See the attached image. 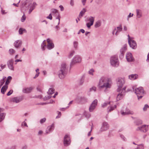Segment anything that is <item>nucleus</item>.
<instances>
[{"instance_id":"nucleus-1","label":"nucleus","mask_w":149,"mask_h":149,"mask_svg":"<svg viewBox=\"0 0 149 149\" xmlns=\"http://www.w3.org/2000/svg\"><path fill=\"white\" fill-rule=\"evenodd\" d=\"M98 86L100 89L105 88V90L111 87V85L109 84V80L104 77H101L100 79Z\"/></svg>"},{"instance_id":"nucleus-2","label":"nucleus","mask_w":149,"mask_h":149,"mask_svg":"<svg viewBox=\"0 0 149 149\" xmlns=\"http://www.w3.org/2000/svg\"><path fill=\"white\" fill-rule=\"evenodd\" d=\"M68 71L66 64L65 63L62 64L60 69L58 72L59 78L61 79L64 78L66 75Z\"/></svg>"},{"instance_id":"nucleus-3","label":"nucleus","mask_w":149,"mask_h":149,"mask_svg":"<svg viewBox=\"0 0 149 149\" xmlns=\"http://www.w3.org/2000/svg\"><path fill=\"white\" fill-rule=\"evenodd\" d=\"M132 88L133 91L135 92V93L137 95L138 99L139 100L141 99L143 96V95L144 93L143 87H139L134 88L133 87Z\"/></svg>"},{"instance_id":"nucleus-4","label":"nucleus","mask_w":149,"mask_h":149,"mask_svg":"<svg viewBox=\"0 0 149 149\" xmlns=\"http://www.w3.org/2000/svg\"><path fill=\"white\" fill-rule=\"evenodd\" d=\"M110 61L111 65L113 66L117 67L119 66V62L117 56H114L111 57Z\"/></svg>"},{"instance_id":"nucleus-5","label":"nucleus","mask_w":149,"mask_h":149,"mask_svg":"<svg viewBox=\"0 0 149 149\" xmlns=\"http://www.w3.org/2000/svg\"><path fill=\"white\" fill-rule=\"evenodd\" d=\"M125 82V81L124 79L120 78L118 79L117 81V85L118 87L117 89V92H120V91Z\"/></svg>"},{"instance_id":"nucleus-6","label":"nucleus","mask_w":149,"mask_h":149,"mask_svg":"<svg viewBox=\"0 0 149 149\" xmlns=\"http://www.w3.org/2000/svg\"><path fill=\"white\" fill-rule=\"evenodd\" d=\"M81 58L79 55H76L72 59L70 64V67H72L76 63L81 62Z\"/></svg>"},{"instance_id":"nucleus-7","label":"nucleus","mask_w":149,"mask_h":149,"mask_svg":"<svg viewBox=\"0 0 149 149\" xmlns=\"http://www.w3.org/2000/svg\"><path fill=\"white\" fill-rule=\"evenodd\" d=\"M109 125L108 123L106 122H104L100 128V131L102 132L107 130L109 128Z\"/></svg>"},{"instance_id":"nucleus-8","label":"nucleus","mask_w":149,"mask_h":149,"mask_svg":"<svg viewBox=\"0 0 149 149\" xmlns=\"http://www.w3.org/2000/svg\"><path fill=\"white\" fill-rule=\"evenodd\" d=\"M97 104V99L93 101L91 104L89 109L90 112H92L96 108Z\"/></svg>"},{"instance_id":"nucleus-9","label":"nucleus","mask_w":149,"mask_h":149,"mask_svg":"<svg viewBox=\"0 0 149 149\" xmlns=\"http://www.w3.org/2000/svg\"><path fill=\"white\" fill-rule=\"evenodd\" d=\"M148 130V126L146 125H143L142 126L138 127L136 129V130H139L141 132H145Z\"/></svg>"},{"instance_id":"nucleus-10","label":"nucleus","mask_w":149,"mask_h":149,"mask_svg":"<svg viewBox=\"0 0 149 149\" xmlns=\"http://www.w3.org/2000/svg\"><path fill=\"white\" fill-rule=\"evenodd\" d=\"M70 143V139L69 136L66 135L64 138V144L65 146H68Z\"/></svg>"},{"instance_id":"nucleus-11","label":"nucleus","mask_w":149,"mask_h":149,"mask_svg":"<svg viewBox=\"0 0 149 149\" xmlns=\"http://www.w3.org/2000/svg\"><path fill=\"white\" fill-rule=\"evenodd\" d=\"M47 41L48 43L47 45V48L49 50L53 49L54 47V45L52 40L48 38L47 39Z\"/></svg>"},{"instance_id":"nucleus-12","label":"nucleus","mask_w":149,"mask_h":149,"mask_svg":"<svg viewBox=\"0 0 149 149\" xmlns=\"http://www.w3.org/2000/svg\"><path fill=\"white\" fill-rule=\"evenodd\" d=\"M127 45L125 44L124 45L123 47L121 48L120 50V54L119 55V57L120 59L122 58L125 52L127 50Z\"/></svg>"},{"instance_id":"nucleus-13","label":"nucleus","mask_w":149,"mask_h":149,"mask_svg":"<svg viewBox=\"0 0 149 149\" xmlns=\"http://www.w3.org/2000/svg\"><path fill=\"white\" fill-rule=\"evenodd\" d=\"M23 99L22 96L19 97H15L11 99V101L14 102L18 103L22 101Z\"/></svg>"},{"instance_id":"nucleus-14","label":"nucleus","mask_w":149,"mask_h":149,"mask_svg":"<svg viewBox=\"0 0 149 149\" xmlns=\"http://www.w3.org/2000/svg\"><path fill=\"white\" fill-rule=\"evenodd\" d=\"M129 44L132 48L135 49L136 47V44L135 41L133 40H129Z\"/></svg>"},{"instance_id":"nucleus-15","label":"nucleus","mask_w":149,"mask_h":149,"mask_svg":"<svg viewBox=\"0 0 149 149\" xmlns=\"http://www.w3.org/2000/svg\"><path fill=\"white\" fill-rule=\"evenodd\" d=\"M13 61L12 59L9 60L7 63V65L8 68L11 70H14V68L13 66Z\"/></svg>"},{"instance_id":"nucleus-16","label":"nucleus","mask_w":149,"mask_h":149,"mask_svg":"<svg viewBox=\"0 0 149 149\" xmlns=\"http://www.w3.org/2000/svg\"><path fill=\"white\" fill-rule=\"evenodd\" d=\"M121 113L122 115H125L128 114L132 115L134 114V112L130 110L127 108H126L125 111L124 112L123 110L121 111Z\"/></svg>"},{"instance_id":"nucleus-17","label":"nucleus","mask_w":149,"mask_h":149,"mask_svg":"<svg viewBox=\"0 0 149 149\" xmlns=\"http://www.w3.org/2000/svg\"><path fill=\"white\" fill-rule=\"evenodd\" d=\"M126 58L127 61L128 62H132L134 60V59L133 57L132 54L130 53H128L127 54Z\"/></svg>"},{"instance_id":"nucleus-18","label":"nucleus","mask_w":149,"mask_h":149,"mask_svg":"<svg viewBox=\"0 0 149 149\" xmlns=\"http://www.w3.org/2000/svg\"><path fill=\"white\" fill-rule=\"evenodd\" d=\"M22 43V41L21 40H17L15 42L14 46L15 48L18 49L21 46Z\"/></svg>"},{"instance_id":"nucleus-19","label":"nucleus","mask_w":149,"mask_h":149,"mask_svg":"<svg viewBox=\"0 0 149 149\" xmlns=\"http://www.w3.org/2000/svg\"><path fill=\"white\" fill-rule=\"evenodd\" d=\"M54 123H53L51 125L48 126L46 129V133L49 134L50 132H52L54 130Z\"/></svg>"},{"instance_id":"nucleus-20","label":"nucleus","mask_w":149,"mask_h":149,"mask_svg":"<svg viewBox=\"0 0 149 149\" xmlns=\"http://www.w3.org/2000/svg\"><path fill=\"white\" fill-rule=\"evenodd\" d=\"M126 88V87H125L123 88L121 92L118 95L116 98L117 101H118L120 99V98L119 97L120 96L121 97V96H122L123 95H124L125 94V93Z\"/></svg>"},{"instance_id":"nucleus-21","label":"nucleus","mask_w":149,"mask_h":149,"mask_svg":"<svg viewBox=\"0 0 149 149\" xmlns=\"http://www.w3.org/2000/svg\"><path fill=\"white\" fill-rule=\"evenodd\" d=\"M37 5L36 2H33L30 7V9L29 11V14H30L32 11L35 9L36 6Z\"/></svg>"},{"instance_id":"nucleus-22","label":"nucleus","mask_w":149,"mask_h":149,"mask_svg":"<svg viewBox=\"0 0 149 149\" xmlns=\"http://www.w3.org/2000/svg\"><path fill=\"white\" fill-rule=\"evenodd\" d=\"M33 89L32 87L29 88H24L22 90V92L24 93H30L31 92Z\"/></svg>"},{"instance_id":"nucleus-23","label":"nucleus","mask_w":149,"mask_h":149,"mask_svg":"<svg viewBox=\"0 0 149 149\" xmlns=\"http://www.w3.org/2000/svg\"><path fill=\"white\" fill-rule=\"evenodd\" d=\"M116 30H117L118 31L120 32H121L122 30V26L121 24L119 25V26L117 27L116 28H115L112 31V34L113 35L114 34V33L115 31Z\"/></svg>"},{"instance_id":"nucleus-24","label":"nucleus","mask_w":149,"mask_h":149,"mask_svg":"<svg viewBox=\"0 0 149 149\" xmlns=\"http://www.w3.org/2000/svg\"><path fill=\"white\" fill-rule=\"evenodd\" d=\"M3 111V109L0 108V122L3 120L5 116V114L3 113H1V112Z\"/></svg>"},{"instance_id":"nucleus-25","label":"nucleus","mask_w":149,"mask_h":149,"mask_svg":"<svg viewBox=\"0 0 149 149\" xmlns=\"http://www.w3.org/2000/svg\"><path fill=\"white\" fill-rule=\"evenodd\" d=\"M119 104H117V105H114V106H110L107 109V111L109 112H110L111 111L113 110L115 108H116L117 106V105L119 106Z\"/></svg>"},{"instance_id":"nucleus-26","label":"nucleus","mask_w":149,"mask_h":149,"mask_svg":"<svg viewBox=\"0 0 149 149\" xmlns=\"http://www.w3.org/2000/svg\"><path fill=\"white\" fill-rule=\"evenodd\" d=\"M138 77V75L136 74H132L129 76V78L132 80H134L136 79Z\"/></svg>"},{"instance_id":"nucleus-27","label":"nucleus","mask_w":149,"mask_h":149,"mask_svg":"<svg viewBox=\"0 0 149 149\" xmlns=\"http://www.w3.org/2000/svg\"><path fill=\"white\" fill-rule=\"evenodd\" d=\"M136 16L138 18H140L142 16L141 10L140 9L136 10Z\"/></svg>"},{"instance_id":"nucleus-28","label":"nucleus","mask_w":149,"mask_h":149,"mask_svg":"<svg viewBox=\"0 0 149 149\" xmlns=\"http://www.w3.org/2000/svg\"><path fill=\"white\" fill-rule=\"evenodd\" d=\"M8 86L6 85L3 86L1 90V93L4 94L5 92L6 91V90L7 89Z\"/></svg>"},{"instance_id":"nucleus-29","label":"nucleus","mask_w":149,"mask_h":149,"mask_svg":"<svg viewBox=\"0 0 149 149\" xmlns=\"http://www.w3.org/2000/svg\"><path fill=\"white\" fill-rule=\"evenodd\" d=\"M86 11V9L85 8H84L83 10L80 12L79 16V18H81L84 14Z\"/></svg>"},{"instance_id":"nucleus-30","label":"nucleus","mask_w":149,"mask_h":149,"mask_svg":"<svg viewBox=\"0 0 149 149\" xmlns=\"http://www.w3.org/2000/svg\"><path fill=\"white\" fill-rule=\"evenodd\" d=\"M101 24V21L100 20H98L96 22L95 25V28H97L100 27Z\"/></svg>"},{"instance_id":"nucleus-31","label":"nucleus","mask_w":149,"mask_h":149,"mask_svg":"<svg viewBox=\"0 0 149 149\" xmlns=\"http://www.w3.org/2000/svg\"><path fill=\"white\" fill-rule=\"evenodd\" d=\"M54 89L53 88H50L49 89L47 93L48 94L52 95L54 92Z\"/></svg>"},{"instance_id":"nucleus-32","label":"nucleus","mask_w":149,"mask_h":149,"mask_svg":"<svg viewBox=\"0 0 149 149\" xmlns=\"http://www.w3.org/2000/svg\"><path fill=\"white\" fill-rule=\"evenodd\" d=\"M89 21H90L91 23L92 24H93V23L94 21V17L91 16L89 17V18L88 20Z\"/></svg>"},{"instance_id":"nucleus-33","label":"nucleus","mask_w":149,"mask_h":149,"mask_svg":"<svg viewBox=\"0 0 149 149\" xmlns=\"http://www.w3.org/2000/svg\"><path fill=\"white\" fill-rule=\"evenodd\" d=\"M51 13L53 15L54 14H56V13H58V11L55 9H52L51 10Z\"/></svg>"},{"instance_id":"nucleus-34","label":"nucleus","mask_w":149,"mask_h":149,"mask_svg":"<svg viewBox=\"0 0 149 149\" xmlns=\"http://www.w3.org/2000/svg\"><path fill=\"white\" fill-rule=\"evenodd\" d=\"M96 87L95 86H93L89 89V91L91 92L94 91L95 92L96 90Z\"/></svg>"},{"instance_id":"nucleus-35","label":"nucleus","mask_w":149,"mask_h":149,"mask_svg":"<svg viewBox=\"0 0 149 149\" xmlns=\"http://www.w3.org/2000/svg\"><path fill=\"white\" fill-rule=\"evenodd\" d=\"M26 31L25 29L22 28H20L19 30V33L20 34H22L24 31Z\"/></svg>"},{"instance_id":"nucleus-36","label":"nucleus","mask_w":149,"mask_h":149,"mask_svg":"<svg viewBox=\"0 0 149 149\" xmlns=\"http://www.w3.org/2000/svg\"><path fill=\"white\" fill-rule=\"evenodd\" d=\"M45 40H44L42 43L41 44V47L42 49V50H45V49L44 48V47L46 46V44L45 43Z\"/></svg>"},{"instance_id":"nucleus-37","label":"nucleus","mask_w":149,"mask_h":149,"mask_svg":"<svg viewBox=\"0 0 149 149\" xmlns=\"http://www.w3.org/2000/svg\"><path fill=\"white\" fill-rule=\"evenodd\" d=\"M110 104V102H105L102 104V107H104L107 106L108 104Z\"/></svg>"},{"instance_id":"nucleus-38","label":"nucleus","mask_w":149,"mask_h":149,"mask_svg":"<svg viewBox=\"0 0 149 149\" xmlns=\"http://www.w3.org/2000/svg\"><path fill=\"white\" fill-rule=\"evenodd\" d=\"M9 52L10 54H13L15 53V50H14L13 49H10L9 50Z\"/></svg>"},{"instance_id":"nucleus-39","label":"nucleus","mask_w":149,"mask_h":149,"mask_svg":"<svg viewBox=\"0 0 149 149\" xmlns=\"http://www.w3.org/2000/svg\"><path fill=\"white\" fill-rule=\"evenodd\" d=\"M4 78H3L2 79L0 80V88L3 85L4 82Z\"/></svg>"},{"instance_id":"nucleus-40","label":"nucleus","mask_w":149,"mask_h":149,"mask_svg":"<svg viewBox=\"0 0 149 149\" xmlns=\"http://www.w3.org/2000/svg\"><path fill=\"white\" fill-rule=\"evenodd\" d=\"M52 97V96L50 95H47L45 96L44 98V100H46L48 99H49Z\"/></svg>"},{"instance_id":"nucleus-41","label":"nucleus","mask_w":149,"mask_h":149,"mask_svg":"<svg viewBox=\"0 0 149 149\" xmlns=\"http://www.w3.org/2000/svg\"><path fill=\"white\" fill-rule=\"evenodd\" d=\"M26 19V17L25 16L24 14V15H23L21 18V21L22 22H23Z\"/></svg>"},{"instance_id":"nucleus-42","label":"nucleus","mask_w":149,"mask_h":149,"mask_svg":"<svg viewBox=\"0 0 149 149\" xmlns=\"http://www.w3.org/2000/svg\"><path fill=\"white\" fill-rule=\"evenodd\" d=\"M74 51H72L70 53L69 55V58H71L74 54Z\"/></svg>"},{"instance_id":"nucleus-43","label":"nucleus","mask_w":149,"mask_h":149,"mask_svg":"<svg viewBox=\"0 0 149 149\" xmlns=\"http://www.w3.org/2000/svg\"><path fill=\"white\" fill-rule=\"evenodd\" d=\"M149 107L148 105L147 104H145L143 108V110L144 111H145L147 109H148V108Z\"/></svg>"},{"instance_id":"nucleus-44","label":"nucleus","mask_w":149,"mask_h":149,"mask_svg":"<svg viewBox=\"0 0 149 149\" xmlns=\"http://www.w3.org/2000/svg\"><path fill=\"white\" fill-rule=\"evenodd\" d=\"M135 149H143V146L142 144L139 145V146L137 147Z\"/></svg>"},{"instance_id":"nucleus-45","label":"nucleus","mask_w":149,"mask_h":149,"mask_svg":"<svg viewBox=\"0 0 149 149\" xmlns=\"http://www.w3.org/2000/svg\"><path fill=\"white\" fill-rule=\"evenodd\" d=\"M94 72V70L93 69H91L88 72L89 74L93 75V72Z\"/></svg>"},{"instance_id":"nucleus-46","label":"nucleus","mask_w":149,"mask_h":149,"mask_svg":"<svg viewBox=\"0 0 149 149\" xmlns=\"http://www.w3.org/2000/svg\"><path fill=\"white\" fill-rule=\"evenodd\" d=\"M46 120V118H44L41 119L40 121V122L42 124L44 123Z\"/></svg>"},{"instance_id":"nucleus-47","label":"nucleus","mask_w":149,"mask_h":149,"mask_svg":"<svg viewBox=\"0 0 149 149\" xmlns=\"http://www.w3.org/2000/svg\"><path fill=\"white\" fill-rule=\"evenodd\" d=\"M13 92L12 90H10L7 93V96H9Z\"/></svg>"},{"instance_id":"nucleus-48","label":"nucleus","mask_w":149,"mask_h":149,"mask_svg":"<svg viewBox=\"0 0 149 149\" xmlns=\"http://www.w3.org/2000/svg\"><path fill=\"white\" fill-rule=\"evenodd\" d=\"M93 24H92L90 23H87L86 24V26L88 28H89L92 25H93Z\"/></svg>"},{"instance_id":"nucleus-49","label":"nucleus","mask_w":149,"mask_h":149,"mask_svg":"<svg viewBox=\"0 0 149 149\" xmlns=\"http://www.w3.org/2000/svg\"><path fill=\"white\" fill-rule=\"evenodd\" d=\"M74 46L75 48H76L78 45V42H77L75 41L74 42Z\"/></svg>"},{"instance_id":"nucleus-50","label":"nucleus","mask_w":149,"mask_h":149,"mask_svg":"<svg viewBox=\"0 0 149 149\" xmlns=\"http://www.w3.org/2000/svg\"><path fill=\"white\" fill-rule=\"evenodd\" d=\"M84 82V79H81L80 80L79 84L80 85H81Z\"/></svg>"},{"instance_id":"nucleus-51","label":"nucleus","mask_w":149,"mask_h":149,"mask_svg":"<svg viewBox=\"0 0 149 149\" xmlns=\"http://www.w3.org/2000/svg\"><path fill=\"white\" fill-rule=\"evenodd\" d=\"M47 18L49 19L50 20H52V14H50L47 17Z\"/></svg>"},{"instance_id":"nucleus-52","label":"nucleus","mask_w":149,"mask_h":149,"mask_svg":"<svg viewBox=\"0 0 149 149\" xmlns=\"http://www.w3.org/2000/svg\"><path fill=\"white\" fill-rule=\"evenodd\" d=\"M133 14H132V15H131V13H130L129 14V15L127 16V20L128 21L129 20V18L132 17L133 16Z\"/></svg>"},{"instance_id":"nucleus-53","label":"nucleus","mask_w":149,"mask_h":149,"mask_svg":"<svg viewBox=\"0 0 149 149\" xmlns=\"http://www.w3.org/2000/svg\"><path fill=\"white\" fill-rule=\"evenodd\" d=\"M22 126H26V127H28V126L27 125V124L25 122V121H24L23 122L22 124Z\"/></svg>"},{"instance_id":"nucleus-54","label":"nucleus","mask_w":149,"mask_h":149,"mask_svg":"<svg viewBox=\"0 0 149 149\" xmlns=\"http://www.w3.org/2000/svg\"><path fill=\"white\" fill-rule=\"evenodd\" d=\"M120 136L122 139L124 141H125L126 140V138L125 136L123 135H120Z\"/></svg>"},{"instance_id":"nucleus-55","label":"nucleus","mask_w":149,"mask_h":149,"mask_svg":"<svg viewBox=\"0 0 149 149\" xmlns=\"http://www.w3.org/2000/svg\"><path fill=\"white\" fill-rule=\"evenodd\" d=\"M10 82V80H8V79H7L5 82V85L7 86V85Z\"/></svg>"},{"instance_id":"nucleus-56","label":"nucleus","mask_w":149,"mask_h":149,"mask_svg":"<svg viewBox=\"0 0 149 149\" xmlns=\"http://www.w3.org/2000/svg\"><path fill=\"white\" fill-rule=\"evenodd\" d=\"M6 65H3V64L1 65V67L2 69H3L4 68L6 67Z\"/></svg>"},{"instance_id":"nucleus-57","label":"nucleus","mask_w":149,"mask_h":149,"mask_svg":"<svg viewBox=\"0 0 149 149\" xmlns=\"http://www.w3.org/2000/svg\"><path fill=\"white\" fill-rule=\"evenodd\" d=\"M56 19H58V25L60 24V16L59 15H58V17H56Z\"/></svg>"},{"instance_id":"nucleus-58","label":"nucleus","mask_w":149,"mask_h":149,"mask_svg":"<svg viewBox=\"0 0 149 149\" xmlns=\"http://www.w3.org/2000/svg\"><path fill=\"white\" fill-rule=\"evenodd\" d=\"M59 8H60L61 10V11H63L64 10V8L63 6L62 5H60L59 6Z\"/></svg>"},{"instance_id":"nucleus-59","label":"nucleus","mask_w":149,"mask_h":149,"mask_svg":"<svg viewBox=\"0 0 149 149\" xmlns=\"http://www.w3.org/2000/svg\"><path fill=\"white\" fill-rule=\"evenodd\" d=\"M70 4L72 6H73L74 5L73 0H71L70 2Z\"/></svg>"},{"instance_id":"nucleus-60","label":"nucleus","mask_w":149,"mask_h":149,"mask_svg":"<svg viewBox=\"0 0 149 149\" xmlns=\"http://www.w3.org/2000/svg\"><path fill=\"white\" fill-rule=\"evenodd\" d=\"M40 74V72H38L37 73L36 75H35V77H33L34 79L36 78V77H37L39 75V74Z\"/></svg>"},{"instance_id":"nucleus-61","label":"nucleus","mask_w":149,"mask_h":149,"mask_svg":"<svg viewBox=\"0 0 149 149\" xmlns=\"http://www.w3.org/2000/svg\"><path fill=\"white\" fill-rule=\"evenodd\" d=\"M119 32V31H118L117 30H116V32L115 33H114L115 35L116 36H118V35Z\"/></svg>"},{"instance_id":"nucleus-62","label":"nucleus","mask_w":149,"mask_h":149,"mask_svg":"<svg viewBox=\"0 0 149 149\" xmlns=\"http://www.w3.org/2000/svg\"><path fill=\"white\" fill-rule=\"evenodd\" d=\"M20 2V0H19V1L18 2V3L17 4L14 3L13 4V5H14V6H15L18 7V4H19V3Z\"/></svg>"},{"instance_id":"nucleus-63","label":"nucleus","mask_w":149,"mask_h":149,"mask_svg":"<svg viewBox=\"0 0 149 149\" xmlns=\"http://www.w3.org/2000/svg\"><path fill=\"white\" fill-rule=\"evenodd\" d=\"M42 133H43V132H42V131L41 130H40L39 131V132H38V135H40V134H42Z\"/></svg>"},{"instance_id":"nucleus-64","label":"nucleus","mask_w":149,"mask_h":149,"mask_svg":"<svg viewBox=\"0 0 149 149\" xmlns=\"http://www.w3.org/2000/svg\"><path fill=\"white\" fill-rule=\"evenodd\" d=\"M27 146H25L22 147V149H27Z\"/></svg>"}]
</instances>
